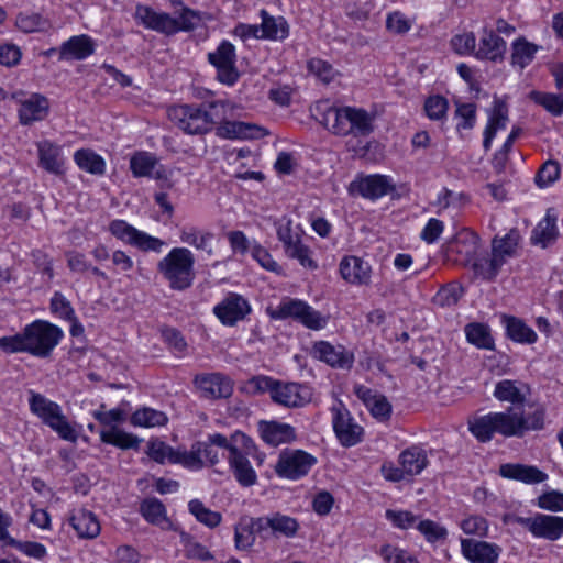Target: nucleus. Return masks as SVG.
<instances>
[{"label":"nucleus","instance_id":"51","mask_svg":"<svg viewBox=\"0 0 563 563\" xmlns=\"http://www.w3.org/2000/svg\"><path fill=\"white\" fill-rule=\"evenodd\" d=\"M180 541L184 545V554L187 559L201 562L212 561L214 559L213 554L205 545L196 541L189 533L181 532Z\"/></svg>","mask_w":563,"mask_h":563},{"label":"nucleus","instance_id":"43","mask_svg":"<svg viewBox=\"0 0 563 563\" xmlns=\"http://www.w3.org/2000/svg\"><path fill=\"white\" fill-rule=\"evenodd\" d=\"M261 36L269 40H284L288 36V24L284 18L271 16L265 10L261 11Z\"/></svg>","mask_w":563,"mask_h":563},{"label":"nucleus","instance_id":"7","mask_svg":"<svg viewBox=\"0 0 563 563\" xmlns=\"http://www.w3.org/2000/svg\"><path fill=\"white\" fill-rule=\"evenodd\" d=\"M258 388H267L272 399L285 407H302L312 399L311 388L298 383H282L264 377L258 379Z\"/></svg>","mask_w":563,"mask_h":563},{"label":"nucleus","instance_id":"27","mask_svg":"<svg viewBox=\"0 0 563 563\" xmlns=\"http://www.w3.org/2000/svg\"><path fill=\"white\" fill-rule=\"evenodd\" d=\"M136 18L140 19L147 29L166 35L177 33L176 20L168 13H158L148 7L139 5L136 8Z\"/></svg>","mask_w":563,"mask_h":563},{"label":"nucleus","instance_id":"46","mask_svg":"<svg viewBox=\"0 0 563 563\" xmlns=\"http://www.w3.org/2000/svg\"><path fill=\"white\" fill-rule=\"evenodd\" d=\"M471 263L474 275L488 282L496 278L504 265L501 261L495 257L493 254L487 257L475 258Z\"/></svg>","mask_w":563,"mask_h":563},{"label":"nucleus","instance_id":"28","mask_svg":"<svg viewBox=\"0 0 563 563\" xmlns=\"http://www.w3.org/2000/svg\"><path fill=\"white\" fill-rule=\"evenodd\" d=\"M68 521L79 538L95 539L100 533V523L97 516L85 508L75 509Z\"/></svg>","mask_w":563,"mask_h":563},{"label":"nucleus","instance_id":"12","mask_svg":"<svg viewBox=\"0 0 563 563\" xmlns=\"http://www.w3.org/2000/svg\"><path fill=\"white\" fill-rule=\"evenodd\" d=\"M299 522L297 519L279 512L271 516L255 518V530L263 540L273 537L292 538L297 534Z\"/></svg>","mask_w":563,"mask_h":563},{"label":"nucleus","instance_id":"33","mask_svg":"<svg viewBox=\"0 0 563 563\" xmlns=\"http://www.w3.org/2000/svg\"><path fill=\"white\" fill-rule=\"evenodd\" d=\"M478 235L467 229L461 230L451 243V251L461 256L463 263H471L478 250Z\"/></svg>","mask_w":563,"mask_h":563},{"label":"nucleus","instance_id":"40","mask_svg":"<svg viewBox=\"0 0 563 563\" xmlns=\"http://www.w3.org/2000/svg\"><path fill=\"white\" fill-rule=\"evenodd\" d=\"M261 128L240 121H223L217 128V135L223 139H247L258 136Z\"/></svg>","mask_w":563,"mask_h":563},{"label":"nucleus","instance_id":"3","mask_svg":"<svg viewBox=\"0 0 563 563\" xmlns=\"http://www.w3.org/2000/svg\"><path fill=\"white\" fill-rule=\"evenodd\" d=\"M229 102L214 100L201 104H179L168 110L169 119L190 135H203L212 130V126L225 119Z\"/></svg>","mask_w":563,"mask_h":563},{"label":"nucleus","instance_id":"56","mask_svg":"<svg viewBox=\"0 0 563 563\" xmlns=\"http://www.w3.org/2000/svg\"><path fill=\"white\" fill-rule=\"evenodd\" d=\"M173 463L181 464L183 466L191 470H200L203 466V461L198 442H195L191 445L190 451L176 450V455L173 457Z\"/></svg>","mask_w":563,"mask_h":563},{"label":"nucleus","instance_id":"22","mask_svg":"<svg viewBox=\"0 0 563 563\" xmlns=\"http://www.w3.org/2000/svg\"><path fill=\"white\" fill-rule=\"evenodd\" d=\"M95 43L88 35H75L58 48V60H82L92 55Z\"/></svg>","mask_w":563,"mask_h":563},{"label":"nucleus","instance_id":"26","mask_svg":"<svg viewBox=\"0 0 563 563\" xmlns=\"http://www.w3.org/2000/svg\"><path fill=\"white\" fill-rule=\"evenodd\" d=\"M136 18L140 19L147 29L166 35L177 33L176 20L168 13H158L148 7L139 5L136 8Z\"/></svg>","mask_w":563,"mask_h":563},{"label":"nucleus","instance_id":"35","mask_svg":"<svg viewBox=\"0 0 563 563\" xmlns=\"http://www.w3.org/2000/svg\"><path fill=\"white\" fill-rule=\"evenodd\" d=\"M532 534L550 541L558 540L563 534V517L537 514Z\"/></svg>","mask_w":563,"mask_h":563},{"label":"nucleus","instance_id":"41","mask_svg":"<svg viewBox=\"0 0 563 563\" xmlns=\"http://www.w3.org/2000/svg\"><path fill=\"white\" fill-rule=\"evenodd\" d=\"M74 161L80 169L91 175L102 176L106 173L104 159L90 148L77 150Z\"/></svg>","mask_w":563,"mask_h":563},{"label":"nucleus","instance_id":"44","mask_svg":"<svg viewBox=\"0 0 563 563\" xmlns=\"http://www.w3.org/2000/svg\"><path fill=\"white\" fill-rule=\"evenodd\" d=\"M175 14L176 16H174V20H176L177 33L180 31H194L199 27L206 19H211L208 13L192 10L188 7H183L181 9L175 11Z\"/></svg>","mask_w":563,"mask_h":563},{"label":"nucleus","instance_id":"9","mask_svg":"<svg viewBox=\"0 0 563 563\" xmlns=\"http://www.w3.org/2000/svg\"><path fill=\"white\" fill-rule=\"evenodd\" d=\"M316 463L317 459L302 450H284L279 454L275 472L279 477L298 479L306 476Z\"/></svg>","mask_w":563,"mask_h":563},{"label":"nucleus","instance_id":"61","mask_svg":"<svg viewBox=\"0 0 563 563\" xmlns=\"http://www.w3.org/2000/svg\"><path fill=\"white\" fill-rule=\"evenodd\" d=\"M460 528L466 534L477 536L484 538L488 534V522L479 515H471L463 519Z\"/></svg>","mask_w":563,"mask_h":563},{"label":"nucleus","instance_id":"45","mask_svg":"<svg viewBox=\"0 0 563 563\" xmlns=\"http://www.w3.org/2000/svg\"><path fill=\"white\" fill-rule=\"evenodd\" d=\"M140 512L152 525L161 526L168 522L166 508L156 497L143 499L140 504Z\"/></svg>","mask_w":563,"mask_h":563},{"label":"nucleus","instance_id":"38","mask_svg":"<svg viewBox=\"0 0 563 563\" xmlns=\"http://www.w3.org/2000/svg\"><path fill=\"white\" fill-rule=\"evenodd\" d=\"M180 241L194 246L198 251L206 252L209 256L213 255L211 242L214 234L210 231H202L196 227H184L179 234Z\"/></svg>","mask_w":563,"mask_h":563},{"label":"nucleus","instance_id":"24","mask_svg":"<svg viewBox=\"0 0 563 563\" xmlns=\"http://www.w3.org/2000/svg\"><path fill=\"white\" fill-rule=\"evenodd\" d=\"M130 169L134 177H148L163 179L165 170L159 165L155 155L148 152H136L130 158Z\"/></svg>","mask_w":563,"mask_h":563},{"label":"nucleus","instance_id":"5","mask_svg":"<svg viewBox=\"0 0 563 563\" xmlns=\"http://www.w3.org/2000/svg\"><path fill=\"white\" fill-rule=\"evenodd\" d=\"M30 395L29 402L32 413L53 429L63 440L76 442L77 433L67 421L60 406L41 394L30 391Z\"/></svg>","mask_w":563,"mask_h":563},{"label":"nucleus","instance_id":"34","mask_svg":"<svg viewBox=\"0 0 563 563\" xmlns=\"http://www.w3.org/2000/svg\"><path fill=\"white\" fill-rule=\"evenodd\" d=\"M398 462L402 466L406 476L420 474L429 463L426 450L419 445H412L404 450L398 457Z\"/></svg>","mask_w":563,"mask_h":563},{"label":"nucleus","instance_id":"55","mask_svg":"<svg viewBox=\"0 0 563 563\" xmlns=\"http://www.w3.org/2000/svg\"><path fill=\"white\" fill-rule=\"evenodd\" d=\"M255 536H258V531L255 530V518H251L250 523L235 527V547L239 550L250 549L255 542Z\"/></svg>","mask_w":563,"mask_h":563},{"label":"nucleus","instance_id":"10","mask_svg":"<svg viewBox=\"0 0 563 563\" xmlns=\"http://www.w3.org/2000/svg\"><path fill=\"white\" fill-rule=\"evenodd\" d=\"M208 62L217 69V79L228 86H233L240 73L235 66L236 55L233 44L222 41L214 52L208 54Z\"/></svg>","mask_w":563,"mask_h":563},{"label":"nucleus","instance_id":"47","mask_svg":"<svg viewBox=\"0 0 563 563\" xmlns=\"http://www.w3.org/2000/svg\"><path fill=\"white\" fill-rule=\"evenodd\" d=\"M167 421L168 418L163 411L148 407L136 410L131 417V423L133 426L145 428L165 426Z\"/></svg>","mask_w":563,"mask_h":563},{"label":"nucleus","instance_id":"29","mask_svg":"<svg viewBox=\"0 0 563 563\" xmlns=\"http://www.w3.org/2000/svg\"><path fill=\"white\" fill-rule=\"evenodd\" d=\"M505 52L506 42L493 30L484 29L479 38V47L475 52L476 58L496 62L504 57Z\"/></svg>","mask_w":563,"mask_h":563},{"label":"nucleus","instance_id":"21","mask_svg":"<svg viewBox=\"0 0 563 563\" xmlns=\"http://www.w3.org/2000/svg\"><path fill=\"white\" fill-rule=\"evenodd\" d=\"M258 432L262 440L272 446L289 443L296 439L295 428L278 421H260Z\"/></svg>","mask_w":563,"mask_h":563},{"label":"nucleus","instance_id":"19","mask_svg":"<svg viewBox=\"0 0 563 563\" xmlns=\"http://www.w3.org/2000/svg\"><path fill=\"white\" fill-rule=\"evenodd\" d=\"M195 382L203 397L209 399L228 398L233 393L231 379L220 373L198 376Z\"/></svg>","mask_w":563,"mask_h":563},{"label":"nucleus","instance_id":"16","mask_svg":"<svg viewBox=\"0 0 563 563\" xmlns=\"http://www.w3.org/2000/svg\"><path fill=\"white\" fill-rule=\"evenodd\" d=\"M251 311L249 302L234 292L229 294L220 303L213 308V313L224 325H234L245 318Z\"/></svg>","mask_w":563,"mask_h":563},{"label":"nucleus","instance_id":"6","mask_svg":"<svg viewBox=\"0 0 563 563\" xmlns=\"http://www.w3.org/2000/svg\"><path fill=\"white\" fill-rule=\"evenodd\" d=\"M269 314L277 320L291 318L311 330H321L328 323L327 317L300 299H285Z\"/></svg>","mask_w":563,"mask_h":563},{"label":"nucleus","instance_id":"18","mask_svg":"<svg viewBox=\"0 0 563 563\" xmlns=\"http://www.w3.org/2000/svg\"><path fill=\"white\" fill-rule=\"evenodd\" d=\"M394 189L389 178L384 175H368L353 180L350 184V191L367 199H378Z\"/></svg>","mask_w":563,"mask_h":563},{"label":"nucleus","instance_id":"11","mask_svg":"<svg viewBox=\"0 0 563 563\" xmlns=\"http://www.w3.org/2000/svg\"><path fill=\"white\" fill-rule=\"evenodd\" d=\"M201 457L210 465H216L220 461L218 449H223L232 453L234 446H246L252 444V439L241 431H235L230 438L221 433L209 434L207 441H198Z\"/></svg>","mask_w":563,"mask_h":563},{"label":"nucleus","instance_id":"2","mask_svg":"<svg viewBox=\"0 0 563 563\" xmlns=\"http://www.w3.org/2000/svg\"><path fill=\"white\" fill-rule=\"evenodd\" d=\"M64 338L63 330L46 320H35L14 335L0 338V349L7 354L27 353L48 358Z\"/></svg>","mask_w":563,"mask_h":563},{"label":"nucleus","instance_id":"36","mask_svg":"<svg viewBox=\"0 0 563 563\" xmlns=\"http://www.w3.org/2000/svg\"><path fill=\"white\" fill-rule=\"evenodd\" d=\"M501 322L510 340L522 344H532L537 341V333L521 319L504 314Z\"/></svg>","mask_w":563,"mask_h":563},{"label":"nucleus","instance_id":"37","mask_svg":"<svg viewBox=\"0 0 563 563\" xmlns=\"http://www.w3.org/2000/svg\"><path fill=\"white\" fill-rule=\"evenodd\" d=\"M521 240V235L518 229L512 228L503 238L495 236L492 241V254L506 263L507 258L512 257L516 254V250Z\"/></svg>","mask_w":563,"mask_h":563},{"label":"nucleus","instance_id":"1","mask_svg":"<svg viewBox=\"0 0 563 563\" xmlns=\"http://www.w3.org/2000/svg\"><path fill=\"white\" fill-rule=\"evenodd\" d=\"M545 410L537 407L532 412L522 415L518 407H508L503 412H489L468 421V430L479 442H488L495 433L506 438H521L528 431L544 427Z\"/></svg>","mask_w":563,"mask_h":563},{"label":"nucleus","instance_id":"48","mask_svg":"<svg viewBox=\"0 0 563 563\" xmlns=\"http://www.w3.org/2000/svg\"><path fill=\"white\" fill-rule=\"evenodd\" d=\"M467 341L478 349L493 350L494 340L489 333V328L484 323H468L465 327Z\"/></svg>","mask_w":563,"mask_h":563},{"label":"nucleus","instance_id":"49","mask_svg":"<svg viewBox=\"0 0 563 563\" xmlns=\"http://www.w3.org/2000/svg\"><path fill=\"white\" fill-rule=\"evenodd\" d=\"M529 98L537 104L543 107L552 115H561L563 113V92L549 93L538 90H532Z\"/></svg>","mask_w":563,"mask_h":563},{"label":"nucleus","instance_id":"31","mask_svg":"<svg viewBox=\"0 0 563 563\" xmlns=\"http://www.w3.org/2000/svg\"><path fill=\"white\" fill-rule=\"evenodd\" d=\"M556 216L550 210L545 217L534 227L531 232V244L545 249L555 243L559 238V229L556 225Z\"/></svg>","mask_w":563,"mask_h":563},{"label":"nucleus","instance_id":"30","mask_svg":"<svg viewBox=\"0 0 563 563\" xmlns=\"http://www.w3.org/2000/svg\"><path fill=\"white\" fill-rule=\"evenodd\" d=\"M38 163L42 168L54 175L64 174V158L60 147L51 141L37 143Z\"/></svg>","mask_w":563,"mask_h":563},{"label":"nucleus","instance_id":"50","mask_svg":"<svg viewBox=\"0 0 563 563\" xmlns=\"http://www.w3.org/2000/svg\"><path fill=\"white\" fill-rule=\"evenodd\" d=\"M189 512L202 525L208 528H216L220 525L222 516L218 511L207 508L199 499H192L188 503Z\"/></svg>","mask_w":563,"mask_h":563},{"label":"nucleus","instance_id":"64","mask_svg":"<svg viewBox=\"0 0 563 563\" xmlns=\"http://www.w3.org/2000/svg\"><path fill=\"white\" fill-rule=\"evenodd\" d=\"M537 505L544 510L563 511V493L559 490L545 492L538 497Z\"/></svg>","mask_w":563,"mask_h":563},{"label":"nucleus","instance_id":"13","mask_svg":"<svg viewBox=\"0 0 563 563\" xmlns=\"http://www.w3.org/2000/svg\"><path fill=\"white\" fill-rule=\"evenodd\" d=\"M333 429L340 443L345 446H354L362 441L363 428L358 426L350 411L343 406L332 408Z\"/></svg>","mask_w":563,"mask_h":563},{"label":"nucleus","instance_id":"42","mask_svg":"<svg viewBox=\"0 0 563 563\" xmlns=\"http://www.w3.org/2000/svg\"><path fill=\"white\" fill-rule=\"evenodd\" d=\"M100 439L103 443L114 445L122 450L137 449L141 440L132 434L128 433L115 426H112L108 430L100 432Z\"/></svg>","mask_w":563,"mask_h":563},{"label":"nucleus","instance_id":"58","mask_svg":"<svg viewBox=\"0 0 563 563\" xmlns=\"http://www.w3.org/2000/svg\"><path fill=\"white\" fill-rule=\"evenodd\" d=\"M560 165L555 161L545 162L538 170L534 181L539 188H545L560 177Z\"/></svg>","mask_w":563,"mask_h":563},{"label":"nucleus","instance_id":"25","mask_svg":"<svg viewBox=\"0 0 563 563\" xmlns=\"http://www.w3.org/2000/svg\"><path fill=\"white\" fill-rule=\"evenodd\" d=\"M499 474L504 478L519 481L529 485L539 484L548 479V474L537 466L519 463L501 464Z\"/></svg>","mask_w":563,"mask_h":563},{"label":"nucleus","instance_id":"39","mask_svg":"<svg viewBox=\"0 0 563 563\" xmlns=\"http://www.w3.org/2000/svg\"><path fill=\"white\" fill-rule=\"evenodd\" d=\"M347 122L349 135L367 136L374 131L373 117L362 108L350 107Z\"/></svg>","mask_w":563,"mask_h":563},{"label":"nucleus","instance_id":"57","mask_svg":"<svg viewBox=\"0 0 563 563\" xmlns=\"http://www.w3.org/2000/svg\"><path fill=\"white\" fill-rule=\"evenodd\" d=\"M416 527L430 543L445 540L448 537L446 528L430 519L420 520Z\"/></svg>","mask_w":563,"mask_h":563},{"label":"nucleus","instance_id":"59","mask_svg":"<svg viewBox=\"0 0 563 563\" xmlns=\"http://www.w3.org/2000/svg\"><path fill=\"white\" fill-rule=\"evenodd\" d=\"M49 308L53 314L63 320L75 319V310L70 301L59 291L51 298Z\"/></svg>","mask_w":563,"mask_h":563},{"label":"nucleus","instance_id":"63","mask_svg":"<svg viewBox=\"0 0 563 563\" xmlns=\"http://www.w3.org/2000/svg\"><path fill=\"white\" fill-rule=\"evenodd\" d=\"M448 100L439 95L429 97L424 102V111L429 119L441 120L446 115Z\"/></svg>","mask_w":563,"mask_h":563},{"label":"nucleus","instance_id":"32","mask_svg":"<svg viewBox=\"0 0 563 563\" xmlns=\"http://www.w3.org/2000/svg\"><path fill=\"white\" fill-rule=\"evenodd\" d=\"M349 110L350 107H333L325 104L321 113V123L333 134L340 136L349 135Z\"/></svg>","mask_w":563,"mask_h":563},{"label":"nucleus","instance_id":"17","mask_svg":"<svg viewBox=\"0 0 563 563\" xmlns=\"http://www.w3.org/2000/svg\"><path fill=\"white\" fill-rule=\"evenodd\" d=\"M312 353L316 358L332 367L350 369L354 363L353 353L346 351L343 345H333L327 341H318L313 344Z\"/></svg>","mask_w":563,"mask_h":563},{"label":"nucleus","instance_id":"52","mask_svg":"<svg viewBox=\"0 0 563 563\" xmlns=\"http://www.w3.org/2000/svg\"><path fill=\"white\" fill-rule=\"evenodd\" d=\"M16 26L25 33L46 31L51 24L47 19L35 12H23L16 16Z\"/></svg>","mask_w":563,"mask_h":563},{"label":"nucleus","instance_id":"4","mask_svg":"<svg viewBox=\"0 0 563 563\" xmlns=\"http://www.w3.org/2000/svg\"><path fill=\"white\" fill-rule=\"evenodd\" d=\"M195 257L186 247H174L157 264L158 272L174 290H185L195 279Z\"/></svg>","mask_w":563,"mask_h":563},{"label":"nucleus","instance_id":"54","mask_svg":"<svg viewBox=\"0 0 563 563\" xmlns=\"http://www.w3.org/2000/svg\"><path fill=\"white\" fill-rule=\"evenodd\" d=\"M507 121L508 107L505 101L496 98L493 103V109L489 112L488 122L485 130L490 129L494 134H496L498 130L506 128Z\"/></svg>","mask_w":563,"mask_h":563},{"label":"nucleus","instance_id":"60","mask_svg":"<svg viewBox=\"0 0 563 563\" xmlns=\"http://www.w3.org/2000/svg\"><path fill=\"white\" fill-rule=\"evenodd\" d=\"M285 253L288 257L297 260L305 267L310 269L318 267L317 262L311 257V250L301 240L289 246Z\"/></svg>","mask_w":563,"mask_h":563},{"label":"nucleus","instance_id":"8","mask_svg":"<svg viewBox=\"0 0 563 563\" xmlns=\"http://www.w3.org/2000/svg\"><path fill=\"white\" fill-rule=\"evenodd\" d=\"M10 98L19 104L18 117L22 125L43 121L48 115L49 101L41 93L27 95L23 90H18L11 93Z\"/></svg>","mask_w":563,"mask_h":563},{"label":"nucleus","instance_id":"15","mask_svg":"<svg viewBox=\"0 0 563 563\" xmlns=\"http://www.w3.org/2000/svg\"><path fill=\"white\" fill-rule=\"evenodd\" d=\"M501 551L496 543L477 539L461 540V552L471 563H497Z\"/></svg>","mask_w":563,"mask_h":563},{"label":"nucleus","instance_id":"62","mask_svg":"<svg viewBox=\"0 0 563 563\" xmlns=\"http://www.w3.org/2000/svg\"><path fill=\"white\" fill-rule=\"evenodd\" d=\"M109 231L113 236L130 245H133L135 236L139 232L136 228L129 224L126 221L119 219L110 222Z\"/></svg>","mask_w":563,"mask_h":563},{"label":"nucleus","instance_id":"14","mask_svg":"<svg viewBox=\"0 0 563 563\" xmlns=\"http://www.w3.org/2000/svg\"><path fill=\"white\" fill-rule=\"evenodd\" d=\"M253 448V442L246 446L233 445L232 453L228 455V462L235 479L241 486L244 487H250L257 481V475L253 470L250 461L245 456L246 454L251 453Z\"/></svg>","mask_w":563,"mask_h":563},{"label":"nucleus","instance_id":"20","mask_svg":"<svg viewBox=\"0 0 563 563\" xmlns=\"http://www.w3.org/2000/svg\"><path fill=\"white\" fill-rule=\"evenodd\" d=\"M371 265L361 257L345 256L340 262L342 278L352 285H368L371 283Z\"/></svg>","mask_w":563,"mask_h":563},{"label":"nucleus","instance_id":"23","mask_svg":"<svg viewBox=\"0 0 563 563\" xmlns=\"http://www.w3.org/2000/svg\"><path fill=\"white\" fill-rule=\"evenodd\" d=\"M528 386L520 380L503 379L495 386L494 397L499 401H508L518 407L522 415H527L523 409Z\"/></svg>","mask_w":563,"mask_h":563},{"label":"nucleus","instance_id":"53","mask_svg":"<svg viewBox=\"0 0 563 563\" xmlns=\"http://www.w3.org/2000/svg\"><path fill=\"white\" fill-rule=\"evenodd\" d=\"M538 47L534 44L527 42L525 38H519L512 44L511 59L512 64L525 68L534 58Z\"/></svg>","mask_w":563,"mask_h":563}]
</instances>
